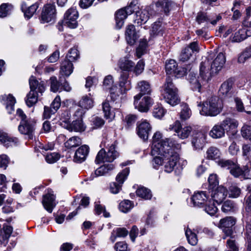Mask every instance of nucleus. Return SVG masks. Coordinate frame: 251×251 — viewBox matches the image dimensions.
<instances>
[{
  "label": "nucleus",
  "mask_w": 251,
  "mask_h": 251,
  "mask_svg": "<svg viewBox=\"0 0 251 251\" xmlns=\"http://www.w3.org/2000/svg\"><path fill=\"white\" fill-rule=\"evenodd\" d=\"M162 134L159 131L154 133L152 137L151 154L155 156L153 160L154 168L157 169L164 164L166 172L171 173L179 159L175 150L181 148V145L171 138H162Z\"/></svg>",
  "instance_id": "1"
},
{
  "label": "nucleus",
  "mask_w": 251,
  "mask_h": 251,
  "mask_svg": "<svg viewBox=\"0 0 251 251\" xmlns=\"http://www.w3.org/2000/svg\"><path fill=\"white\" fill-rule=\"evenodd\" d=\"M226 62V56L223 52H220L213 59L210 54L208 58H202L200 66V75L203 81L207 82L212 76L218 73L224 67Z\"/></svg>",
  "instance_id": "2"
},
{
  "label": "nucleus",
  "mask_w": 251,
  "mask_h": 251,
  "mask_svg": "<svg viewBox=\"0 0 251 251\" xmlns=\"http://www.w3.org/2000/svg\"><path fill=\"white\" fill-rule=\"evenodd\" d=\"M198 105L201 107L200 113L203 116H215L221 112L223 107L222 100L216 97H212L202 104L200 102Z\"/></svg>",
  "instance_id": "3"
},
{
  "label": "nucleus",
  "mask_w": 251,
  "mask_h": 251,
  "mask_svg": "<svg viewBox=\"0 0 251 251\" xmlns=\"http://www.w3.org/2000/svg\"><path fill=\"white\" fill-rule=\"evenodd\" d=\"M162 95L165 101L173 106L179 103L180 99L178 96L177 89L174 85L170 76L166 78L163 86Z\"/></svg>",
  "instance_id": "4"
},
{
  "label": "nucleus",
  "mask_w": 251,
  "mask_h": 251,
  "mask_svg": "<svg viewBox=\"0 0 251 251\" xmlns=\"http://www.w3.org/2000/svg\"><path fill=\"white\" fill-rule=\"evenodd\" d=\"M118 153L115 150V145H111L106 151L103 149H101L98 153L95 162L99 164L101 162H111L118 156Z\"/></svg>",
  "instance_id": "5"
},
{
  "label": "nucleus",
  "mask_w": 251,
  "mask_h": 251,
  "mask_svg": "<svg viewBox=\"0 0 251 251\" xmlns=\"http://www.w3.org/2000/svg\"><path fill=\"white\" fill-rule=\"evenodd\" d=\"M78 14L75 8L72 7L69 9L64 14V25L70 28H76L78 25Z\"/></svg>",
  "instance_id": "6"
},
{
  "label": "nucleus",
  "mask_w": 251,
  "mask_h": 251,
  "mask_svg": "<svg viewBox=\"0 0 251 251\" xmlns=\"http://www.w3.org/2000/svg\"><path fill=\"white\" fill-rule=\"evenodd\" d=\"M56 16L55 6L48 4L44 6L41 15V23L43 24L53 22Z\"/></svg>",
  "instance_id": "7"
},
{
  "label": "nucleus",
  "mask_w": 251,
  "mask_h": 251,
  "mask_svg": "<svg viewBox=\"0 0 251 251\" xmlns=\"http://www.w3.org/2000/svg\"><path fill=\"white\" fill-rule=\"evenodd\" d=\"M141 95H136L134 97V105L135 107L139 111L142 112H147L152 104V100L150 97L145 96L138 102L141 98Z\"/></svg>",
  "instance_id": "8"
},
{
  "label": "nucleus",
  "mask_w": 251,
  "mask_h": 251,
  "mask_svg": "<svg viewBox=\"0 0 251 251\" xmlns=\"http://www.w3.org/2000/svg\"><path fill=\"white\" fill-rule=\"evenodd\" d=\"M35 123L31 119L21 121L18 126L19 131L21 134L27 135L29 139H32L35 130Z\"/></svg>",
  "instance_id": "9"
},
{
  "label": "nucleus",
  "mask_w": 251,
  "mask_h": 251,
  "mask_svg": "<svg viewBox=\"0 0 251 251\" xmlns=\"http://www.w3.org/2000/svg\"><path fill=\"white\" fill-rule=\"evenodd\" d=\"M166 72L167 74L174 75L177 77H180L186 73L184 68H177V65L175 60L170 59L166 62Z\"/></svg>",
  "instance_id": "10"
},
{
  "label": "nucleus",
  "mask_w": 251,
  "mask_h": 251,
  "mask_svg": "<svg viewBox=\"0 0 251 251\" xmlns=\"http://www.w3.org/2000/svg\"><path fill=\"white\" fill-rule=\"evenodd\" d=\"M235 223V219L232 217H227L220 220L219 227L223 230L226 236H231L233 233L232 227Z\"/></svg>",
  "instance_id": "11"
},
{
  "label": "nucleus",
  "mask_w": 251,
  "mask_h": 251,
  "mask_svg": "<svg viewBox=\"0 0 251 251\" xmlns=\"http://www.w3.org/2000/svg\"><path fill=\"white\" fill-rule=\"evenodd\" d=\"M211 190V197L214 202L221 204L227 196V190L223 186H219Z\"/></svg>",
  "instance_id": "12"
},
{
  "label": "nucleus",
  "mask_w": 251,
  "mask_h": 251,
  "mask_svg": "<svg viewBox=\"0 0 251 251\" xmlns=\"http://www.w3.org/2000/svg\"><path fill=\"white\" fill-rule=\"evenodd\" d=\"M221 124L224 129V131H226L227 134L229 135H234L236 134L238 123L235 119L226 118Z\"/></svg>",
  "instance_id": "13"
},
{
  "label": "nucleus",
  "mask_w": 251,
  "mask_h": 251,
  "mask_svg": "<svg viewBox=\"0 0 251 251\" xmlns=\"http://www.w3.org/2000/svg\"><path fill=\"white\" fill-rule=\"evenodd\" d=\"M151 130V126L150 124L146 120H143L138 124L137 127V133L140 138L144 140H147Z\"/></svg>",
  "instance_id": "14"
},
{
  "label": "nucleus",
  "mask_w": 251,
  "mask_h": 251,
  "mask_svg": "<svg viewBox=\"0 0 251 251\" xmlns=\"http://www.w3.org/2000/svg\"><path fill=\"white\" fill-rule=\"evenodd\" d=\"M132 11L130 7H126L125 9H121L117 12L115 16V20L117 28L120 29L123 26L124 20L128 15H130Z\"/></svg>",
  "instance_id": "15"
},
{
  "label": "nucleus",
  "mask_w": 251,
  "mask_h": 251,
  "mask_svg": "<svg viewBox=\"0 0 251 251\" xmlns=\"http://www.w3.org/2000/svg\"><path fill=\"white\" fill-rule=\"evenodd\" d=\"M150 8L147 7L136 12L134 22L138 25L145 24L149 20L151 13H150Z\"/></svg>",
  "instance_id": "16"
},
{
  "label": "nucleus",
  "mask_w": 251,
  "mask_h": 251,
  "mask_svg": "<svg viewBox=\"0 0 251 251\" xmlns=\"http://www.w3.org/2000/svg\"><path fill=\"white\" fill-rule=\"evenodd\" d=\"M128 74L122 72L121 74L119 80V93L121 94H126L130 89V81L128 80Z\"/></svg>",
  "instance_id": "17"
},
{
  "label": "nucleus",
  "mask_w": 251,
  "mask_h": 251,
  "mask_svg": "<svg viewBox=\"0 0 251 251\" xmlns=\"http://www.w3.org/2000/svg\"><path fill=\"white\" fill-rule=\"evenodd\" d=\"M30 91L36 93L42 94L45 90V83L42 81H39L33 76H31L29 80Z\"/></svg>",
  "instance_id": "18"
},
{
  "label": "nucleus",
  "mask_w": 251,
  "mask_h": 251,
  "mask_svg": "<svg viewBox=\"0 0 251 251\" xmlns=\"http://www.w3.org/2000/svg\"><path fill=\"white\" fill-rule=\"evenodd\" d=\"M206 135L202 132L196 134L192 138V144L194 149H202L205 143Z\"/></svg>",
  "instance_id": "19"
},
{
  "label": "nucleus",
  "mask_w": 251,
  "mask_h": 251,
  "mask_svg": "<svg viewBox=\"0 0 251 251\" xmlns=\"http://www.w3.org/2000/svg\"><path fill=\"white\" fill-rule=\"evenodd\" d=\"M0 142L6 148H9L17 146L18 139L9 136L6 133L0 132Z\"/></svg>",
  "instance_id": "20"
},
{
  "label": "nucleus",
  "mask_w": 251,
  "mask_h": 251,
  "mask_svg": "<svg viewBox=\"0 0 251 251\" xmlns=\"http://www.w3.org/2000/svg\"><path fill=\"white\" fill-rule=\"evenodd\" d=\"M89 148L86 145L79 147L75 151L74 157V161L77 163H81L86 158L89 152Z\"/></svg>",
  "instance_id": "21"
},
{
  "label": "nucleus",
  "mask_w": 251,
  "mask_h": 251,
  "mask_svg": "<svg viewBox=\"0 0 251 251\" xmlns=\"http://www.w3.org/2000/svg\"><path fill=\"white\" fill-rule=\"evenodd\" d=\"M125 35L127 43L130 45L134 44L138 38L135 26L132 25H129L126 27Z\"/></svg>",
  "instance_id": "22"
},
{
  "label": "nucleus",
  "mask_w": 251,
  "mask_h": 251,
  "mask_svg": "<svg viewBox=\"0 0 251 251\" xmlns=\"http://www.w3.org/2000/svg\"><path fill=\"white\" fill-rule=\"evenodd\" d=\"M175 3L171 0H160L156 3L157 10L167 14Z\"/></svg>",
  "instance_id": "23"
},
{
  "label": "nucleus",
  "mask_w": 251,
  "mask_h": 251,
  "mask_svg": "<svg viewBox=\"0 0 251 251\" xmlns=\"http://www.w3.org/2000/svg\"><path fill=\"white\" fill-rule=\"evenodd\" d=\"M209 200V196L205 191L195 192L191 198L193 204H204Z\"/></svg>",
  "instance_id": "24"
},
{
  "label": "nucleus",
  "mask_w": 251,
  "mask_h": 251,
  "mask_svg": "<svg viewBox=\"0 0 251 251\" xmlns=\"http://www.w3.org/2000/svg\"><path fill=\"white\" fill-rule=\"evenodd\" d=\"M114 168V166L112 164L103 165L96 169L94 173L92 174L91 177L94 178L95 177L106 175Z\"/></svg>",
  "instance_id": "25"
},
{
  "label": "nucleus",
  "mask_w": 251,
  "mask_h": 251,
  "mask_svg": "<svg viewBox=\"0 0 251 251\" xmlns=\"http://www.w3.org/2000/svg\"><path fill=\"white\" fill-rule=\"evenodd\" d=\"M67 128L71 131L82 132L86 129V126L83 124L82 120L76 119L71 124L67 126Z\"/></svg>",
  "instance_id": "26"
},
{
  "label": "nucleus",
  "mask_w": 251,
  "mask_h": 251,
  "mask_svg": "<svg viewBox=\"0 0 251 251\" xmlns=\"http://www.w3.org/2000/svg\"><path fill=\"white\" fill-rule=\"evenodd\" d=\"M73 71L72 62L65 59L63 61L60 66V74L63 75L69 76Z\"/></svg>",
  "instance_id": "27"
},
{
  "label": "nucleus",
  "mask_w": 251,
  "mask_h": 251,
  "mask_svg": "<svg viewBox=\"0 0 251 251\" xmlns=\"http://www.w3.org/2000/svg\"><path fill=\"white\" fill-rule=\"evenodd\" d=\"M136 88L140 92L138 95H141V97L146 94H150L151 91L150 84L145 80L138 82Z\"/></svg>",
  "instance_id": "28"
},
{
  "label": "nucleus",
  "mask_w": 251,
  "mask_h": 251,
  "mask_svg": "<svg viewBox=\"0 0 251 251\" xmlns=\"http://www.w3.org/2000/svg\"><path fill=\"white\" fill-rule=\"evenodd\" d=\"M225 135L224 129L221 124L215 125L209 132V135L214 139L221 138Z\"/></svg>",
  "instance_id": "29"
},
{
  "label": "nucleus",
  "mask_w": 251,
  "mask_h": 251,
  "mask_svg": "<svg viewBox=\"0 0 251 251\" xmlns=\"http://www.w3.org/2000/svg\"><path fill=\"white\" fill-rule=\"evenodd\" d=\"M119 65L120 68L122 70L129 72L132 71L133 70L134 63L125 57L120 60Z\"/></svg>",
  "instance_id": "30"
},
{
  "label": "nucleus",
  "mask_w": 251,
  "mask_h": 251,
  "mask_svg": "<svg viewBox=\"0 0 251 251\" xmlns=\"http://www.w3.org/2000/svg\"><path fill=\"white\" fill-rule=\"evenodd\" d=\"M79 106L82 108L88 110L93 106V100L90 96H84L79 102Z\"/></svg>",
  "instance_id": "31"
},
{
  "label": "nucleus",
  "mask_w": 251,
  "mask_h": 251,
  "mask_svg": "<svg viewBox=\"0 0 251 251\" xmlns=\"http://www.w3.org/2000/svg\"><path fill=\"white\" fill-rule=\"evenodd\" d=\"M128 231L126 228H117L113 231L110 239L112 242H115L117 237H125L128 234Z\"/></svg>",
  "instance_id": "32"
},
{
  "label": "nucleus",
  "mask_w": 251,
  "mask_h": 251,
  "mask_svg": "<svg viewBox=\"0 0 251 251\" xmlns=\"http://www.w3.org/2000/svg\"><path fill=\"white\" fill-rule=\"evenodd\" d=\"M136 192L138 197L145 200H149L152 197L151 190L144 187H139Z\"/></svg>",
  "instance_id": "33"
},
{
  "label": "nucleus",
  "mask_w": 251,
  "mask_h": 251,
  "mask_svg": "<svg viewBox=\"0 0 251 251\" xmlns=\"http://www.w3.org/2000/svg\"><path fill=\"white\" fill-rule=\"evenodd\" d=\"M251 58V45L246 48L238 56V62L244 64Z\"/></svg>",
  "instance_id": "34"
},
{
  "label": "nucleus",
  "mask_w": 251,
  "mask_h": 251,
  "mask_svg": "<svg viewBox=\"0 0 251 251\" xmlns=\"http://www.w3.org/2000/svg\"><path fill=\"white\" fill-rule=\"evenodd\" d=\"M220 150L215 147H210L206 151V157L209 159L216 160L220 157Z\"/></svg>",
  "instance_id": "35"
},
{
  "label": "nucleus",
  "mask_w": 251,
  "mask_h": 251,
  "mask_svg": "<svg viewBox=\"0 0 251 251\" xmlns=\"http://www.w3.org/2000/svg\"><path fill=\"white\" fill-rule=\"evenodd\" d=\"M64 144L65 147L68 149L75 148L81 144V140L78 136H73L69 138Z\"/></svg>",
  "instance_id": "36"
},
{
  "label": "nucleus",
  "mask_w": 251,
  "mask_h": 251,
  "mask_svg": "<svg viewBox=\"0 0 251 251\" xmlns=\"http://www.w3.org/2000/svg\"><path fill=\"white\" fill-rule=\"evenodd\" d=\"M189 80L190 84H191L192 89L194 91H201V84L199 80H198L196 77L195 74H191L189 75Z\"/></svg>",
  "instance_id": "37"
},
{
  "label": "nucleus",
  "mask_w": 251,
  "mask_h": 251,
  "mask_svg": "<svg viewBox=\"0 0 251 251\" xmlns=\"http://www.w3.org/2000/svg\"><path fill=\"white\" fill-rule=\"evenodd\" d=\"M181 111L180 112V118L182 120L188 119L192 115V112L188 105L183 103L181 105Z\"/></svg>",
  "instance_id": "38"
},
{
  "label": "nucleus",
  "mask_w": 251,
  "mask_h": 251,
  "mask_svg": "<svg viewBox=\"0 0 251 251\" xmlns=\"http://www.w3.org/2000/svg\"><path fill=\"white\" fill-rule=\"evenodd\" d=\"M38 7V5L37 3L32 4L27 8L26 5L23 4L22 6V9L25 13V16L28 18H30L35 13Z\"/></svg>",
  "instance_id": "39"
},
{
  "label": "nucleus",
  "mask_w": 251,
  "mask_h": 251,
  "mask_svg": "<svg viewBox=\"0 0 251 251\" xmlns=\"http://www.w3.org/2000/svg\"><path fill=\"white\" fill-rule=\"evenodd\" d=\"M39 94L36 93L35 92L30 91L29 93L27 95L26 100H25L27 105L31 107L34 105L38 100Z\"/></svg>",
  "instance_id": "40"
},
{
  "label": "nucleus",
  "mask_w": 251,
  "mask_h": 251,
  "mask_svg": "<svg viewBox=\"0 0 251 251\" xmlns=\"http://www.w3.org/2000/svg\"><path fill=\"white\" fill-rule=\"evenodd\" d=\"M232 86V82L227 80L224 82L221 86L219 90L220 93L223 96H228L230 95V91Z\"/></svg>",
  "instance_id": "41"
},
{
  "label": "nucleus",
  "mask_w": 251,
  "mask_h": 251,
  "mask_svg": "<svg viewBox=\"0 0 251 251\" xmlns=\"http://www.w3.org/2000/svg\"><path fill=\"white\" fill-rule=\"evenodd\" d=\"M230 174L236 177L243 176L245 178V174L246 173V170L243 171L238 164L234 163V165L230 170Z\"/></svg>",
  "instance_id": "42"
},
{
  "label": "nucleus",
  "mask_w": 251,
  "mask_h": 251,
  "mask_svg": "<svg viewBox=\"0 0 251 251\" xmlns=\"http://www.w3.org/2000/svg\"><path fill=\"white\" fill-rule=\"evenodd\" d=\"M246 34L244 29H240L236 32L231 38L233 42H240L246 39Z\"/></svg>",
  "instance_id": "43"
},
{
  "label": "nucleus",
  "mask_w": 251,
  "mask_h": 251,
  "mask_svg": "<svg viewBox=\"0 0 251 251\" xmlns=\"http://www.w3.org/2000/svg\"><path fill=\"white\" fill-rule=\"evenodd\" d=\"M163 27L160 22H155L152 25L151 34L153 36L163 34Z\"/></svg>",
  "instance_id": "44"
},
{
  "label": "nucleus",
  "mask_w": 251,
  "mask_h": 251,
  "mask_svg": "<svg viewBox=\"0 0 251 251\" xmlns=\"http://www.w3.org/2000/svg\"><path fill=\"white\" fill-rule=\"evenodd\" d=\"M102 109L105 117L111 121L114 118V115L111 112V107L109 102L107 101L102 103Z\"/></svg>",
  "instance_id": "45"
},
{
  "label": "nucleus",
  "mask_w": 251,
  "mask_h": 251,
  "mask_svg": "<svg viewBox=\"0 0 251 251\" xmlns=\"http://www.w3.org/2000/svg\"><path fill=\"white\" fill-rule=\"evenodd\" d=\"M185 234L188 243L193 245H196L198 243V239L196 234L193 232L190 229H187L185 231Z\"/></svg>",
  "instance_id": "46"
},
{
  "label": "nucleus",
  "mask_w": 251,
  "mask_h": 251,
  "mask_svg": "<svg viewBox=\"0 0 251 251\" xmlns=\"http://www.w3.org/2000/svg\"><path fill=\"white\" fill-rule=\"evenodd\" d=\"M129 173V169L128 168H125L121 172L119 173L116 178L117 182L122 185L127 178Z\"/></svg>",
  "instance_id": "47"
},
{
  "label": "nucleus",
  "mask_w": 251,
  "mask_h": 251,
  "mask_svg": "<svg viewBox=\"0 0 251 251\" xmlns=\"http://www.w3.org/2000/svg\"><path fill=\"white\" fill-rule=\"evenodd\" d=\"M192 131V127L190 126H186L179 129L177 136L181 139H184L188 137Z\"/></svg>",
  "instance_id": "48"
},
{
  "label": "nucleus",
  "mask_w": 251,
  "mask_h": 251,
  "mask_svg": "<svg viewBox=\"0 0 251 251\" xmlns=\"http://www.w3.org/2000/svg\"><path fill=\"white\" fill-rule=\"evenodd\" d=\"M147 47V41L143 39L140 41L138 47L136 49V55L140 58L146 52Z\"/></svg>",
  "instance_id": "49"
},
{
  "label": "nucleus",
  "mask_w": 251,
  "mask_h": 251,
  "mask_svg": "<svg viewBox=\"0 0 251 251\" xmlns=\"http://www.w3.org/2000/svg\"><path fill=\"white\" fill-rule=\"evenodd\" d=\"M13 8L11 4L3 3L0 6V17H5L9 14Z\"/></svg>",
  "instance_id": "50"
},
{
  "label": "nucleus",
  "mask_w": 251,
  "mask_h": 251,
  "mask_svg": "<svg viewBox=\"0 0 251 251\" xmlns=\"http://www.w3.org/2000/svg\"><path fill=\"white\" fill-rule=\"evenodd\" d=\"M6 108L9 114H11L14 111V106L16 103L15 99L11 95L7 96Z\"/></svg>",
  "instance_id": "51"
},
{
  "label": "nucleus",
  "mask_w": 251,
  "mask_h": 251,
  "mask_svg": "<svg viewBox=\"0 0 251 251\" xmlns=\"http://www.w3.org/2000/svg\"><path fill=\"white\" fill-rule=\"evenodd\" d=\"M91 126L93 129H97L101 127L104 124V121L102 118L97 116L92 118Z\"/></svg>",
  "instance_id": "52"
},
{
  "label": "nucleus",
  "mask_w": 251,
  "mask_h": 251,
  "mask_svg": "<svg viewBox=\"0 0 251 251\" xmlns=\"http://www.w3.org/2000/svg\"><path fill=\"white\" fill-rule=\"evenodd\" d=\"M60 154L55 152L48 153L45 156L46 161L50 164L56 162L60 158Z\"/></svg>",
  "instance_id": "53"
},
{
  "label": "nucleus",
  "mask_w": 251,
  "mask_h": 251,
  "mask_svg": "<svg viewBox=\"0 0 251 251\" xmlns=\"http://www.w3.org/2000/svg\"><path fill=\"white\" fill-rule=\"evenodd\" d=\"M78 57V51L75 48H71L66 56V59L72 62Z\"/></svg>",
  "instance_id": "54"
},
{
  "label": "nucleus",
  "mask_w": 251,
  "mask_h": 251,
  "mask_svg": "<svg viewBox=\"0 0 251 251\" xmlns=\"http://www.w3.org/2000/svg\"><path fill=\"white\" fill-rule=\"evenodd\" d=\"M241 135L244 138L251 141V126L245 125L241 128Z\"/></svg>",
  "instance_id": "55"
},
{
  "label": "nucleus",
  "mask_w": 251,
  "mask_h": 251,
  "mask_svg": "<svg viewBox=\"0 0 251 251\" xmlns=\"http://www.w3.org/2000/svg\"><path fill=\"white\" fill-rule=\"evenodd\" d=\"M4 234L2 235L1 239L3 241H7L10 237L13 231V227L4 224L3 226Z\"/></svg>",
  "instance_id": "56"
},
{
  "label": "nucleus",
  "mask_w": 251,
  "mask_h": 251,
  "mask_svg": "<svg viewBox=\"0 0 251 251\" xmlns=\"http://www.w3.org/2000/svg\"><path fill=\"white\" fill-rule=\"evenodd\" d=\"M50 90L53 92H56L60 89V82L57 80L55 76H52L50 78Z\"/></svg>",
  "instance_id": "57"
},
{
  "label": "nucleus",
  "mask_w": 251,
  "mask_h": 251,
  "mask_svg": "<svg viewBox=\"0 0 251 251\" xmlns=\"http://www.w3.org/2000/svg\"><path fill=\"white\" fill-rule=\"evenodd\" d=\"M153 116L157 118H161L165 114V110L161 105L155 106L153 111Z\"/></svg>",
  "instance_id": "58"
},
{
  "label": "nucleus",
  "mask_w": 251,
  "mask_h": 251,
  "mask_svg": "<svg viewBox=\"0 0 251 251\" xmlns=\"http://www.w3.org/2000/svg\"><path fill=\"white\" fill-rule=\"evenodd\" d=\"M208 182L209 184V190L214 189L219 183L217 176L215 174L210 175L208 178Z\"/></svg>",
  "instance_id": "59"
},
{
  "label": "nucleus",
  "mask_w": 251,
  "mask_h": 251,
  "mask_svg": "<svg viewBox=\"0 0 251 251\" xmlns=\"http://www.w3.org/2000/svg\"><path fill=\"white\" fill-rule=\"evenodd\" d=\"M109 91L111 99L113 101L118 100L121 95L124 94L120 93L119 88L115 86H113L110 88Z\"/></svg>",
  "instance_id": "60"
},
{
  "label": "nucleus",
  "mask_w": 251,
  "mask_h": 251,
  "mask_svg": "<svg viewBox=\"0 0 251 251\" xmlns=\"http://www.w3.org/2000/svg\"><path fill=\"white\" fill-rule=\"evenodd\" d=\"M192 55V50L189 48H185L180 55V60L183 62L186 61L190 58Z\"/></svg>",
  "instance_id": "61"
},
{
  "label": "nucleus",
  "mask_w": 251,
  "mask_h": 251,
  "mask_svg": "<svg viewBox=\"0 0 251 251\" xmlns=\"http://www.w3.org/2000/svg\"><path fill=\"white\" fill-rule=\"evenodd\" d=\"M55 196L53 194L49 193L43 196V204H53L55 202Z\"/></svg>",
  "instance_id": "62"
},
{
  "label": "nucleus",
  "mask_w": 251,
  "mask_h": 251,
  "mask_svg": "<svg viewBox=\"0 0 251 251\" xmlns=\"http://www.w3.org/2000/svg\"><path fill=\"white\" fill-rule=\"evenodd\" d=\"M234 163L231 160L221 159L218 161V165L222 168L230 170Z\"/></svg>",
  "instance_id": "63"
},
{
  "label": "nucleus",
  "mask_w": 251,
  "mask_h": 251,
  "mask_svg": "<svg viewBox=\"0 0 251 251\" xmlns=\"http://www.w3.org/2000/svg\"><path fill=\"white\" fill-rule=\"evenodd\" d=\"M234 101L235 104V108L238 112H243L245 111V107L241 99L237 97L234 98Z\"/></svg>",
  "instance_id": "64"
}]
</instances>
